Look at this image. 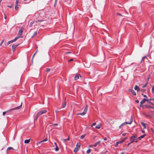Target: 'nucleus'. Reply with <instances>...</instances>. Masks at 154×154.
Returning <instances> with one entry per match:
<instances>
[{
    "mask_svg": "<svg viewBox=\"0 0 154 154\" xmlns=\"http://www.w3.org/2000/svg\"><path fill=\"white\" fill-rule=\"evenodd\" d=\"M20 37L19 36H18L15 38L13 39L14 41L15 42L17 39L20 38Z\"/></svg>",
    "mask_w": 154,
    "mask_h": 154,
    "instance_id": "393cba45",
    "label": "nucleus"
},
{
    "mask_svg": "<svg viewBox=\"0 0 154 154\" xmlns=\"http://www.w3.org/2000/svg\"><path fill=\"white\" fill-rule=\"evenodd\" d=\"M55 112H56V113H57V112H59V111H58V110L57 109V110H55Z\"/></svg>",
    "mask_w": 154,
    "mask_h": 154,
    "instance_id": "4d7b16f0",
    "label": "nucleus"
},
{
    "mask_svg": "<svg viewBox=\"0 0 154 154\" xmlns=\"http://www.w3.org/2000/svg\"><path fill=\"white\" fill-rule=\"evenodd\" d=\"M71 53V52H67L66 53V54H69V53Z\"/></svg>",
    "mask_w": 154,
    "mask_h": 154,
    "instance_id": "6e6d98bb",
    "label": "nucleus"
},
{
    "mask_svg": "<svg viewBox=\"0 0 154 154\" xmlns=\"http://www.w3.org/2000/svg\"><path fill=\"white\" fill-rule=\"evenodd\" d=\"M153 112V116H154V113L153 112Z\"/></svg>",
    "mask_w": 154,
    "mask_h": 154,
    "instance_id": "774afa93",
    "label": "nucleus"
},
{
    "mask_svg": "<svg viewBox=\"0 0 154 154\" xmlns=\"http://www.w3.org/2000/svg\"><path fill=\"white\" fill-rule=\"evenodd\" d=\"M50 69H49V68H47L46 69V72H49L50 71Z\"/></svg>",
    "mask_w": 154,
    "mask_h": 154,
    "instance_id": "a18cd8bd",
    "label": "nucleus"
},
{
    "mask_svg": "<svg viewBox=\"0 0 154 154\" xmlns=\"http://www.w3.org/2000/svg\"><path fill=\"white\" fill-rule=\"evenodd\" d=\"M127 138H128V137H125L123 138V139H122V140H123V142H124L125 140H126L127 139Z\"/></svg>",
    "mask_w": 154,
    "mask_h": 154,
    "instance_id": "473e14b6",
    "label": "nucleus"
},
{
    "mask_svg": "<svg viewBox=\"0 0 154 154\" xmlns=\"http://www.w3.org/2000/svg\"><path fill=\"white\" fill-rule=\"evenodd\" d=\"M23 31V29H20L18 32V34L19 35H21L22 34V32Z\"/></svg>",
    "mask_w": 154,
    "mask_h": 154,
    "instance_id": "f8f14e48",
    "label": "nucleus"
},
{
    "mask_svg": "<svg viewBox=\"0 0 154 154\" xmlns=\"http://www.w3.org/2000/svg\"><path fill=\"white\" fill-rule=\"evenodd\" d=\"M69 137H68L67 139H64V141L65 142H66L67 141L69 140Z\"/></svg>",
    "mask_w": 154,
    "mask_h": 154,
    "instance_id": "ea45409f",
    "label": "nucleus"
},
{
    "mask_svg": "<svg viewBox=\"0 0 154 154\" xmlns=\"http://www.w3.org/2000/svg\"><path fill=\"white\" fill-rule=\"evenodd\" d=\"M137 138V137L136 135H134L131 136L130 139L131 143H133L134 141L137 142V141L136 140Z\"/></svg>",
    "mask_w": 154,
    "mask_h": 154,
    "instance_id": "f257e3e1",
    "label": "nucleus"
},
{
    "mask_svg": "<svg viewBox=\"0 0 154 154\" xmlns=\"http://www.w3.org/2000/svg\"><path fill=\"white\" fill-rule=\"evenodd\" d=\"M145 101H148V100L146 98H143L141 101L140 102V106L142 107V104H143Z\"/></svg>",
    "mask_w": 154,
    "mask_h": 154,
    "instance_id": "423d86ee",
    "label": "nucleus"
},
{
    "mask_svg": "<svg viewBox=\"0 0 154 154\" xmlns=\"http://www.w3.org/2000/svg\"><path fill=\"white\" fill-rule=\"evenodd\" d=\"M14 42V40H11L10 41H8V43H7V45H9L10 44H11V43H13V42Z\"/></svg>",
    "mask_w": 154,
    "mask_h": 154,
    "instance_id": "4be33fe9",
    "label": "nucleus"
},
{
    "mask_svg": "<svg viewBox=\"0 0 154 154\" xmlns=\"http://www.w3.org/2000/svg\"><path fill=\"white\" fill-rule=\"evenodd\" d=\"M43 20H38V21H35V22H36V23H37L38 22H41L43 21Z\"/></svg>",
    "mask_w": 154,
    "mask_h": 154,
    "instance_id": "7c9ffc66",
    "label": "nucleus"
},
{
    "mask_svg": "<svg viewBox=\"0 0 154 154\" xmlns=\"http://www.w3.org/2000/svg\"><path fill=\"white\" fill-rule=\"evenodd\" d=\"M146 135L145 134H144L143 135L140 136V137H138V139H139V140H141V139L144 137Z\"/></svg>",
    "mask_w": 154,
    "mask_h": 154,
    "instance_id": "dca6fc26",
    "label": "nucleus"
},
{
    "mask_svg": "<svg viewBox=\"0 0 154 154\" xmlns=\"http://www.w3.org/2000/svg\"><path fill=\"white\" fill-rule=\"evenodd\" d=\"M80 146H81L80 143H78L76 145L75 147H77V148L79 149L80 148Z\"/></svg>",
    "mask_w": 154,
    "mask_h": 154,
    "instance_id": "ddd939ff",
    "label": "nucleus"
},
{
    "mask_svg": "<svg viewBox=\"0 0 154 154\" xmlns=\"http://www.w3.org/2000/svg\"><path fill=\"white\" fill-rule=\"evenodd\" d=\"M22 104V103H21V105L20 106H18V107H17L15 108L11 109H10L9 110L6 111H5L6 113H8V112H10L11 111H13L15 110H18V109H20V108H21Z\"/></svg>",
    "mask_w": 154,
    "mask_h": 154,
    "instance_id": "7ed1b4c3",
    "label": "nucleus"
},
{
    "mask_svg": "<svg viewBox=\"0 0 154 154\" xmlns=\"http://www.w3.org/2000/svg\"><path fill=\"white\" fill-rule=\"evenodd\" d=\"M79 149L77 148V147H75L74 150V152H76L78 151Z\"/></svg>",
    "mask_w": 154,
    "mask_h": 154,
    "instance_id": "b1692460",
    "label": "nucleus"
},
{
    "mask_svg": "<svg viewBox=\"0 0 154 154\" xmlns=\"http://www.w3.org/2000/svg\"><path fill=\"white\" fill-rule=\"evenodd\" d=\"M129 92H131L134 95H136V93L133 89H130L129 90Z\"/></svg>",
    "mask_w": 154,
    "mask_h": 154,
    "instance_id": "1a4fd4ad",
    "label": "nucleus"
},
{
    "mask_svg": "<svg viewBox=\"0 0 154 154\" xmlns=\"http://www.w3.org/2000/svg\"><path fill=\"white\" fill-rule=\"evenodd\" d=\"M96 125V123L95 122L93 123L91 125V127H92L93 125Z\"/></svg>",
    "mask_w": 154,
    "mask_h": 154,
    "instance_id": "c03bdc74",
    "label": "nucleus"
},
{
    "mask_svg": "<svg viewBox=\"0 0 154 154\" xmlns=\"http://www.w3.org/2000/svg\"><path fill=\"white\" fill-rule=\"evenodd\" d=\"M55 150L56 151H58L59 150V148L57 145H56V148L55 149Z\"/></svg>",
    "mask_w": 154,
    "mask_h": 154,
    "instance_id": "cd10ccee",
    "label": "nucleus"
},
{
    "mask_svg": "<svg viewBox=\"0 0 154 154\" xmlns=\"http://www.w3.org/2000/svg\"><path fill=\"white\" fill-rule=\"evenodd\" d=\"M6 113L5 111L3 112L2 114L3 116H4Z\"/></svg>",
    "mask_w": 154,
    "mask_h": 154,
    "instance_id": "de8ad7c7",
    "label": "nucleus"
},
{
    "mask_svg": "<svg viewBox=\"0 0 154 154\" xmlns=\"http://www.w3.org/2000/svg\"><path fill=\"white\" fill-rule=\"evenodd\" d=\"M134 89L135 90H137V92L140 91V88H139V87L138 86H137V85H135V87L134 88Z\"/></svg>",
    "mask_w": 154,
    "mask_h": 154,
    "instance_id": "9b49d317",
    "label": "nucleus"
},
{
    "mask_svg": "<svg viewBox=\"0 0 154 154\" xmlns=\"http://www.w3.org/2000/svg\"><path fill=\"white\" fill-rule=\"evenodd\" d=\"M104 140H107V138L106 137H105L104 138Z\"/></svg>",
    "mask_w": 154,
    "mask_h": 154,
    "instance_id": "13d9d810",
    "label": "nucleus"
},
{
    "mask_svg": "<svg viewBox=\"0 0 154 154\" xmlns=\"http://www.w3.org/2000/svg\"><path fill=\"white\" fill-rule=\"evenodd\" d=\"M146 56H145L143 57L142 59V61H143L144 60V59L146 58Z\"/></svg>",
    "mask_w": 154,
    "mask_h": 154,
    "instance_id": "a19ab883",
    "label": "nucleus"
},
{
    "mask_svg": "<svg viewBox=\"0 0 154 154\" xmlns=\"http://www.w3.org/2000/svg\"><path fill=\"white\" fill-rule=\"evenodd\" d=\"M126 134V133H124L122 134V135L123 136H125V135Z\"/></svg>",
    "mask_w": 154,
    "mask_h": 154,
    "instance_id": "5fc2aeb1",
    "label": "nucleus"
},
{
    "mask_svg": "<svg viewBox=\"0 0 154 154\" xmlns=\"http://www.w3.org/2000/svg\"><path fill=\"white\" fill-rule=\"evenodd\" d=\"M148 100L149 101H150V100H154V98H153V99H149Z\"/></svg>",
    "mask_w": 154,
    "mask_h": 154,
    "instance_id": "603ef678",
    "label": "nucleus"
},
{
    "mask_svg": "<svg viewBox=\"0 0 154 154\" xmlns=\"http://www.w3.org/2000/svg\"><path fill=\"white\" fill-rule=\"evenodd\" d=\"M147 83H146V84H145L144 85H143V86H142V88H145V87H146V86H147Z\"/></svg>",
    "mask_w": 154,
    "mask_h": 154,
    "instance_id": "c9c22d12",
    "label": "nucleus"
},
{
    "mask_svg": "<svg viewBox=\"0 0 154 154\" xmlns=\"http://www.w3.org/2000/svg\"><path fill=\"white\" fill-rule=\"evenodd\" d=\"M140 91H141V92H144L145 91H146V90H145V89H140Z\"/></svg>",
    "mask_w": 154,
    "mask_h": 154,
    "instance_id": "58836bf2",
    "label": "nucleus"
},
{
    "mask_svg": "<svg viewBox=\"0 0 154 154\" xmlns=\"http://www.w3.org/2000/svg\"><path fill=\"white\" fill-rule=\"evenodd\" d=\"M91 151V149H88L86 151V153L87 154H89L90 152Z\"/></svg>",
    "mask_w": 154,
    "mask_h": 154,
    "instance_id": "bb28decb",
    "label": "nucleus"
},
{
    "mask_svg": "<svg viewBox=\"0 0 154 154\" xmlns=\"http://www.w3.org/2000/svg\"><path fill=\"white\" fill-rule=\"evenodd\" d=\"M145 106L147 108H151L152 109H154V107H153L149 105H145Z\"/></svg>",
    "mask_w": 154,
    "mask_h": 154,
    "instance_id": "aec40b11",
    "label": "nucleus"
},
{
    "mask_svg": "<svg viewBox=\"0 0 154 154\" xmlns=\"http://www.w3.org/2000/svg\"><path fill=\"white\" fill-rule=\"evenodd\" d=\"M57 125H58V124L57 123H56V124H52L51 125V126H53V127H54L55 126H57Z\"/></svg>",
    "mask_w": 154,
    "mask_h": 154,
    "instance_id": "c756f323",
    "label": "nucleus"
},
{
    "mask_svg": "<svg viewBox=\"0 0 154 154\" xmlns=\"http://www.w3.org/2000/svg\"><path fill=\"white\" fill-rule=\"evenodd\" d=\"M141 125L143 126V129H145L146 128V124L142 122H141Z\"/></svg>",
    "mask_w": 154,
    "mask_h": 154,
    "instance_id": "f3484780",
    "label": "nucleus"
},
{
    "mask_svg": "<svg viewBox=\"0 0 154 154\" xmlns=\"http://www.w3.org/2000/svg\"><path fill=\"white\" fill-rule=\"evenodd\" d=\"M100 145V142L99 141L97 142L96 143H95L94 145V147H96L97 146V145Z\"/></svg>",
    "mask_w": 154,
    "mask_h": 154,
    "instance_id": "a211bd4d",
    "label": "nucleus"
},
{
    "mask_svg": "<svg viewBox=\"0 0 154 154\" xmlns=\"http://www.w3.org/2000/svg\"><path fill=\"white\" fill-rule=\"evenodd\" d=\"M47 112L46 110H42L38 112L36 116V119H37L38 117L44 113H45Z\"/></svg>",
    "mask_w": 154,
    "mask_h": 154,
    "instance_id": "f03ea898",
    "label": "nucleus"
},
{
    "mask_svg": "<svg viewBox=\"0 0 154 154\" xmlns=\"http://www.w3.org/2000/svg\"><path fill=\"white\" fill-rule=\"evenodd\" d=\"M132 122H133V119L132 118V117L131 116V119H130V121L129 122H124L122 123L121 124V125L122 126H123V125H126L127 124H131L132 123Z\"/></svg>",
    "mask_w": 154,
    "mask_h": 154,
    "instance_id": "39448f33",
    "label": "nucleus"
},
{
    "mask_svg": "<svg viewBox=\"0 0 154 154\" xmlns=\"http://www.w3.org/2000/svg\"><path fill=\"white\" fill-rule=\"evenodd\" d=\"M19 44H14L12 45V51L13 52H14L15 50V48L16 47L18 46L19 45Z\"/></svg>",
    "mask_w": 154,
    "mask_h": 154,
    "instance_id": "0eeeda50",
    "label": "nucleus"
},
{
    "mask_svg": "<svg viewBox=\"0 0 154 154\" xmlns=\"http://www.w3.org/2000/svg\"><path fill=\"white\" fill-rule=\"evenodd\" d=\"M151 91L152 93H154V86L152 87Z\"/></svg>",
    "mask_w": 154,
    "mask_h": 154,
    "instance_id": "2f4dec72",
    "label": "nucleus"
},
{
    "mask_svg": "<svg viewBox=\"0 0 154 154\" xmlns=\"http://www.w3.org/2000/svg\"><path fill=\"white\" fill-rule=\"evenodd\" d=\"M6 18H7L6 17H5V19H6Z\"/></svg>",
    "mask_w": 154,
    "mask_h": 154,
    "instance_id": "0e129e2a",
    "label": "nucleus"
},
{
    "mask_svg": "<svg viewBox=\"0 0 154 154\" xmlns=\"http://www.w3.org/2000/svg\"><path fill=\"white\" fill-rule=\"evenodd\" d=\"M142 95H143L144 97H146V98H147V96L146 95H144L143 94H142Z\"/></svg>",
    "mask_w": 154,
    "mask_h": 154,
    "instance_id": "49530a36",
    "label": "nucleus"
},
{
    "mask_svg": "<svg viewBox=\"0 0 154 154\" xmlns=\"http://www.w3.org/2000/svg\"><path fill=\"white\" fill-rule=\"evenodd\" d=\"M57 1H56V0H55V3H54V7H55L57 3Z\"/></svg>",
    "mask_w": 154,
    "mask_h": 154,
    "instance_id": "37998d69",
    "label": "nucleus"
},
{
    "mask_svg": "<svg viewBox=\"0 0 154 154\" xmlns=\"http://www.w3.org/2000/svg\"><path fill=\"white\" fill-rule=\"evenodd\" d=\"M117 14V15H119V16H122V14H120V13H117V14Z\"/></svg>",
    "mask_w": 154,
    "mask_h": 154,
    "instance_id": "8fccbe9b",
    "label": "nucleus"
},
{
    "mask_svg": "<svg viewBox=\"0 0 154 154\" xmlns=\"http://www.w3.org/2000/svg\"><path fill=\"white\" fill-rule=\"evenodd\" d=\"M4 40H3L2 42H1L0 44V46H1L2 44H3V43L4 42Z\"/></svg>",
    "mask_w": 154,
    "mask_h": 154,
    "instance_id": "4c0bfd02",
    "label": "nucleus"
},
{
    "mask_svg": "<svg viewBox=\"0 0 154 154\" xmlns=\"http://www.w3.org/2000/svg\"><path fill=\"white\" fill-rule=\"evenodd\" d=\"M7 7H9L10 8H11L12 7V5H11L10 6L8 5V6H7Z\"/></svg>",
    "mask_w": 154,
    "mask_h": 154,
    "instance_id": "3c124183",
    "label": "nucleus"
},
{
    "mask_svg": "<svg viewBox=\"0 0 154 154\" xmlns=\"http://www.w3.org/2000/svg\"><path fill=\"white\" fill-rule=\"evenodd\" d=\"M54 144H55V145L56 146V145H57V143H55V142L54 143Z\"/></svg>",
    "mask_w": 154,
    "mask_h": 154,
    "instance_id": "052dcab7",
    "label": "nucleus"
},
{
    "mask_svg": "<svg viewBox=\"0 0 154 154\" xmlns=\"http://www.w3.org/2000/svg\"><path fill=\"white\" fill-rule=\"evenodd\" d=\"M30 142V139L29 140H26L24 141V143H28Z\"/></svg>",
    "mask_w": 154,
    "mask_h": 154,
    "instance_id": "5701e85b",
    "label": "nucleus"
},
{
    "mask_svg": "<svg viewBox=\"0 0 154 154\" xmlns=\"http://www.w3.org/2000/svg\"><path fill=\"white\" fill-rule=\"evenodd\" d=\"M102 62V61H97V62L98 63H101Z\"/></svg>",
    "mask_w": 154,
    "mask_h": 154,
    "instance_id": "e2e57ef3",
    "label": "nucleus"
},
{
    "mask_svg": "<svg viewBox=\"0 0 154 154\" xmlns=\"http://www.w3.org/2000/svg\"><path fill=\"white\" fill-rule=\"evenodd\" d=\"M47 140H48V139L46 138L45 139L42 140V141H40L38 142V144H40L42 142L47 141Z\"/></svg>",
    "mask_w": 154,
    "mask_h": 154,
    "instance_id": "2eb2a0df",
    "label": "nucleus"
},
{
    "mask_svg": "<svg viewBox=\"0 0 154 154\" xmlns=\"http://www.w3.org/2000/svg\"><path fill=\"white\" fill-rule=\"evenodd\" d=\"M123 142V140H120V141L117 142H116V144H118L122 143Z\"/></svg>",
    "mask_w": 154,
    "mask_h": 154,
    "instance_id": "a878e982",
    "label": "nucleus"
},
{
    "mask_svg": "<svg viewBox=\"0 0 154 154\" xmlns=\"http://www.w3.org/2000/svg\"><path fill=\"white\" fill-rule=\"evenodd\" d=\"M18 3H19V0H17L15 4V9L16 10H17L18 8Z\"/></svg>",
    "mask_w": 154,
    "mask_h": 154,
    "instance_id": "6e6552de",
    "label": "nucleus"
},
{
    "mask_svg": "<svg viewBox=\"0 0 154 154\" xmlns=\"http://www.w3.org/2000/svg\"><path fill=\"white\" fill-rule=\"evenodd\" d=\"M2 0H0V2H1Z\"/></svg>",
    "mask_w": 154,
    "mask_h": 154,
    "instance_id": "338daca9",
    "label": "nucleus"
},
{
    "mask_svg": "<svg viewBox=\"0 0 154 154\" xmlns=\"http://www.w3.org/2000/svg\"><path fill=\"white\" fill-rule=\"evenodd\" d=\"M37 51L33 54V56H32V59L34 57L35 55V54H36V53Z\"/></svg>",
    "mask_w": 154,
    "mask_h": 154,
    "instance_id": "72a5a7b5",
    "label": "nucleus"
},
{
    "mask_svg": "<svg viewBox=\"0 0 154 154\" xmlns=\"http://www.w3.org/2000/svg\"><path fill=\"white\" fill-rule=\"evenodd\" d=\"M35 22V21H33L32 22L30 23L29 25V27H31L32 26L33 24L34 23V22Z\"/></svg>",
    "mask_w": 154,
    "mask_h": 154,
    "instance_id": "412c9836",
    "label": "nucleus"
},
{
    "mask_svg": "<svg viewBox=\"0 0 154 154\" xmlns=\"http://www.w3.org/2000/svg\"><path fill=\"white\" fill-rule=\"evenodd\" d=\"M85 135L84 134H83L81 136V137H80V139H83L84 137H85Z\"/></svg>",
    "mask_w": 154,
    "mask_h": 154,
    "instance_id": "c85d7f7f",
    "label": "nucleus"
},
{
    "mask_svg": "<svg viewBox=\"0 0 154 154\" xmlns=\"http://www.w3.org/2000/svg\"><path fill=\"white\" fill-rule=\"evenodd\" d=\"M37 31L35 32L34 33L33 35L31 37V38H33L35 36L37 35Z\"/></svg>",
    "mask_w": 154,
    "mask_h": 154,
    "instance_id": "6ab92c4d",
    "label": "nucleus"
},
{
    "mask_svg": "<svg viewBox=\"0 0 154 154\" xmlns=\"http://www.w3.org/2000/svg\"><path fill=\"white\" fill-rule=\"evenodd\" d=\"M122 126V125H121L119 127V128L120 129L121 128V127Z\"/></svg>",
    "mask_w": 154,
    "mask_h": 154,
    "instance_id": "bf43d9fd",
    "label": "nucleus"
},
{
    "mask_svg": "<svg viewBox=\"0 0 154 154\" xmlns=\"http://www.w3.org/2000/svg\"><path fill=\"white\" fill-rule=\"evenodd\" d=\"M135 102L136 103H139V101L137 100H135Z\"/></svg>",
    "mask_w": 154,
    "mask_h": 154,
    "instance_id": "09e8293b",
    "label": "nucleus"
},
{
    "mask_svg": "<svg viewBox=\"0 0 154 154\" xmlns=\"http://www.w3.org/2000/svg\"><path fill=\"white\" fill-rule=\"evenodd\" d=\"M149 101V100H148V101H147V102H148L151 105H154V104L152 103V102H151Z\"/></svg>",
    "mask_w": 154,
    "mask_h": 154,
    "instance_id": "f704fd0d",
    "label": "nucleus"
},
{
    "mask_svg": "<svg viewBox=\"0 0 154 154\" xmlns=\"http://www.w3.org/2000/svg\"><path fill=\"white\" fill-rule=\"evenodd\" d=\"M73 60V59H71L69 60V62H70V61H72Z\"/></svg>",
    "mask_w": 154,
    "mask_h": 154,
    "instance_id": "864d4df0",
    "label": "nucleus"
},
{
    "mask_svg": "<svg viewBox=\"0 0 154 154\" xmlns=\"http://www.w3.org/2000/svg\"><path fill=\"white\" fill-rule=\"evenodd\" d=\"M96 128H97V129H99L100 128V125H97V126H96Z\"/></svg>",
    "mask_w": 154,
    "mask_h": 154,
    "instance_id": "e433bc0d",
    "label": "nucleus"
},
{
    "mask_svg": "<svg viewBox=\"0 0 154 154\" xmlns=\"http://www.w3.org/2000/svg\"><path fill=\"white\" fill-rule=\"evenodd\" d=\"M10 149H13L14 150V149L12 147H8L7 149L6 152H7V153H8V151H9Z\"/></svg>",
    "mask_w": 154,
    "mask_h": 154,
    "instance_id": "4468645a",
    "label": "nucleus"
},
{
    "mask_svg": "<svg viewBox=\"0 0 154 154\" xmlns=\"http://www.w3.org/2000/svg\"><path fill=\"white\" fill-rule=\"evenodd\" d=\"M124 153L123 152H122L121 154H123Z\"/></svg>",
    "mask_w": 154,
    "mask_h": 154,
    "instance_id": "69168bd1",
    "label": "nucleus"
},
{
    "mask_svg": "<svg viewBox=\"0 0 154 154\" xmlns=\"http://www.w3.org/2000/svg\"><path fill=\"white\" fill-rule=\"evenodd\" d=\"M144 114L145 115V116L146 117H148L150 116V115H147L145 114Z\"/></svg>",
    "mask_w": 154,
    "mask_h": 154,
    "instance_id": "79ce46f5",
    "label": "nucleus"
},
{
    "mask_svg": "<svg viewBox=\"0 0 154 154\" xmlns=\"http://www.w3.org/2000/svg\"><path fill=\"white\" fill-rule=\"evenodd\" d=\"M79 77H81V75L80 74H77L75 76L74 79L75 80H76L78 79L79 78Z\"/></svg>",
    "mask_w": 154,
    "mask_h": 154,
    "instance_id": "9d476101",
    "label": "nucleus"
},
{
    "mask_svg": "<svg viewBox=\"0 0 154 154\" xmlns=\"http://www.w3.org/2000/svg\"><path fill=\"white\" fill-rule=\"evenodd\" d=\"M88 109V106L87 105H86L85 106V109L84 110L83 112H82V113H78L77 114V115H80L81 116L84 115L86 113Z\"/></svg>",
    "mask_w": 154,
    "mask_h": 154,
    "instance_id": "20e7f679",
    "label": "nucleus"
},
{
    "mask_svg": "<svg viewBox=\"0 0 154 154\" xmlns=\"http://www.w3.org/2000/svg\"><path fill=\"white\" fill-rule=\"evenodd\" d=\"M131 143V142H130V143H128V146H129V145H130Z\"/></svg>",
    "mask_w": 154,
    "mask_h": 154,
    "instance_id": "680f3d73",
    "label": "nucleus"
}]
</instances>
